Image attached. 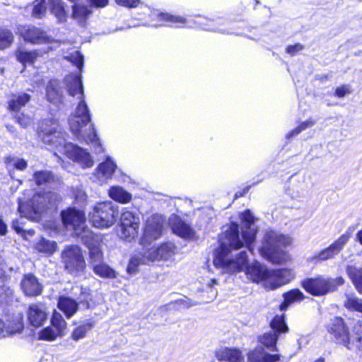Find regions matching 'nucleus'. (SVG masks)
Here are the masks:
<instances>
[{
    "instance_id": "1",
    "label": "nucleus",
    "mask_w": 362,
    "mask_h": 362,
    "mask_svg": "<svg viewBox=\"0 0 362 362\" xmlns=\"http://www.w3.org/2000/svg\"><path fill=\"white\" fill-rule=\"evenodd\" d=\"M219 247L216 250L214 264L226 272H237L246 269L248 279L255 283H262L265 288L274 290L288 284L293 278L292 272L288 269H269L255 262L247 265V255L241 251L235 258L231 252L244 246L239 236L238 225L232 223L219 238Z\"/></svg>"
},
{
    "instance_id": "2",
    "label": "nucleus",
    "mask_w": 362,
    "mask_h": 362,
    "mask_svg": "<svg viewBox=\"0 0 362 362\" xmlns=\"http://www.w3.org/2000/svg\"><path fill=\"white\" fill-rule=\"evenodd\" d=\"M66 90L71 96H78L80 99L75 115L69 119V126L71 132L81 141L87 144H91L95 147L96 153H100L103 151L99 138L96 134L95 129L92 124L86 128L90 123L91 117L89 108L84 100L83 88L80 74H70L64 79Z\"/></svg>"
},
{
    "instance_id": "3",
    "label": "nucleus",
    "mask_w": 362,
    "mask_h": 362,
    "mask_svg": "<svg viewBox=\"0 0 362 362\" xmlns=\"http://www.w3.org/2000/svg\"><path fill=\"white\" fill-rule=\"evenodd\" d=\"M40 130L42 133V140L45 144L55 146L59 153L66 155L82 168H89L93 165L94 161L89 152L77 145L65 142L56 121L43 122Z\"/></svg>"
},
{
    "instance_id": "4",
    "label": "nucleus",
    "mask_w": 362,
    "mask_h": 362,
    "mask_svg": "<svg viewBox=\"0 0 362 362\" xmlns=\"http://www.w3.org/2000/svg\"><path fill=\"white\" fill-rule=\"evenodd\" d=\"M148 15L151 18L148 25L151 27L157 28L163 25L176 28L198 27L204 30L226 33V30L221 27L225 23L223 18L210 19L198 16L192 25L184 16L163 13L158 10L150 11Z\"/></svg>"
},
{
    "instance_id": "5",
    "label": "nucleus",
    "mask_w": 362,
    "mask_h": 362,
    "mask_svg": "<svg viewBox=\"0 0 362 362\" xmlns=\"http://www.w3.org/2000/svg\"><path fill=\"white\" fill-rule=\"evenodd\" d=\"M291 243L292 239L289 236L273 230H268L264 235L259 250L264 259L273 264H280L289 259L287 252L284 248Z\"/></svg>"
},
{
    "instance_id": "6",
    "label": "nucleus",
    "mask_w": 362,
    "mask_h": 362,
    "mask_svg": "<svg viewBox=\"0 0 362 362\" xmlns=\"http://www.w3.org/2000/svg\"><path fill=\"white\" fill-rule=\"evenodd\" d=\"M59 201L60 197L56 192L36 193L28 202L19 199L18 211L23 216L38 221L42 214L48 210H55Z\"/></svg>"
},
{
    "instance_id": "7",
    "label": "nucleus",
    "mask_w": 362,
    "mask_h": 362,
    "mask_svg": "<svg viewBox=\"0 0 362 362\" xmlns=\"http://www.w3.org/2000/svg\"><path fill=\"white\" fill-rule=\"evenodd\" d=\"M118 207L112 202L97 203L89 212V219L93 226L98 228H109L117 221Z\"/></svg>"
},
{
    "instance_id": "8",
    "label": "nucleus",
    "mask_w": 362,
    "mask_h": 362,
    "mask_svg": "<svg viewBox=\"0 0 362 362\" xmlns=\"http://www.w3.org/2000/svg\"><path fill=\"white\" fill-rule=\"evenodd\" d=\"M344 280L341 276L333 279L317 276L305 279L302 282V286L310 294L320 296L334 291L339 286L344 284Z\"/></svg>"
},
{
    "instance_id": "9",
    "label": "nucleus",
    "mask_w": 362,
    "mask_h": 362,
    "mask_svg": "<svg viewBox=\"0 0 362 362\" xmlns=\"http://www.w3.org/2000/svg\"><path fill=\"white\" fill-rule=\"evenodd\" d=\"M62 261L65 270L73 276H80L86 269L82 250L77 245H69L62 252Z\"/></svg>"
},
{
    "instance_id": "10",
    "label": "nucleus",
    "mask_w": 362,
    "mask_h": 362,
    "mask_svg": "<svg viewBox=\"0 0 362 362\" xmlns=\"http://www.w3.org/2000/svg\"><path fill=\"white\" fill-rule=\"evenodd\" d=\"M271 330L259 337V341L271 351H277L276 344L282 334L288 332V327L285 322L284 315H276L270 322Z\"/></svg>"
},
{
    "instance_id": "11",
    "label": "nucleus",
    "mask_w": 362,
    "mask_h": 362,
    "mask_svg": "<svg viewBox=\"0 0 362 362\" xmlns=\"http://www.w3.org/2000/svg\"><path fill=\"white\" fill-rule=\"evenodd\" d=\"M139 226L140 218L139 214L124 209L120 216V238L131 242L137 236Z\"/></svg>"
},
{
    "instance_id": "12",
    "label": "nucleus",
    "mask_w": 362,
    "mask_h": 362,
    "mask_svg": "<svg viewBox=\"0 0 362 362\" xmlns=\"http://www.w3.org/2000/svg\"><path fill=\"white\" fill-rule=\"evenodd\" d=\"M63 224L68 230H74L76 235H88L89 231L85 230L86 217L82 211L74 207L68 208L61 212Z\"/></svg>"
},
{
    "instance_id": "13",
    "label": "nucleus",
    "mask_w": 362,
    "mask_h": 362,
    "mask_svg": "<svg viewBox=\"0 0 362 362\" xmlns=\"http://www.w3.org/2000/svg\"><path fill=\"white\" fill-rule=\"evenodd\" d=\"M327 331L335 339L336 341L342 344L349 350L354 349V343L351 342L348 327L341 317H334L327 325Z\"/></svg>"
},
{
    "instance_id": "14",
    "label": "nucleus",
    "mask_w": 362,
    "mask_h": 362,
    "mask_svg": "<svg viewBox=\"0 0 362 362\" xmlns=\"http://www.w3.org/2000/svg\"><path fill=\"white\" fill-rule=\"evenodd\" d=\"M242 220V238L243 244L250 252H253L252 243L256 239L257 229L255 225V217L250 210L241 214Z\"/></svg>"
},
{
    "instance_id": "15",
    "label": "nucleus",
    "mask_w": 362,
    "mask_h": 362,
    "mask_svg": "<svg viewBox=\"0 0 362 362\" xmlns=\"http://www.w3.org/2000/svg\"><path fill=\"white\" fill-rule=\"evenodd\" d=\"M163 222L162 216L157 214H154L147 219L144 234L141 239V244L143 246L150 245L153 241L161 236Z\"/></svg>"
},
{
    "instance_id": "16",
    "label": "nucleus",
    "mask_w": 362,
    "mask_h": 362,
    "mask_svg": "<svg viewBox=\"0 0 362 362\" xmlns=\"http://www.w3.org/2000/svg\"><path fill=\"white\" fill-rule=\"evenodd\" d=\"M350 239V234L345 233L342 234L337 240L331 244L327 248L321 250L313 257H308L309 262H323L334 258L337 255L346 245Z\"/></svg>"
},
{
    "instance_id": "17",
    "label": "nucleus",
    "mask_w": 362,
    "mask_h": 362,
    "mask_svg": "<svg viewBox=\"0 0 362 362\" xmlns=\"http://www.w3.org/2000/svg\"><path fill=\"white\" fill-rule=\"evenodd\" d=\"M83 243L89 250V263L90 267L104 261V256L100 248L99 238L98 235L88 233V235H83L81 238Z\"/></svg>"
},
{
    "instance_id": "18",
    "label": "nucleus",
    "mask_w": 362,
    "mask_h": 362,
    "mask_svg": "<svg viewBox=\"0 0 362 362\" xmlns=\"http://www.w3.org/2000/svg\"><path fill=\"white\" fill-rule=\"evenodd\" d=\"M45 97L51 104L59 107L64 102V90L62 83L58 80H50L47 84Z\"/></svg>"
},
{
    "instance_id": "19",
    "label": "nucleus",
    "mask_w": 362,
    "mask_h": 362,
    "mask_svg": "<svg viewBox=\"0 0 362 362\" xmlns=\"http://www.w3.org/2000/svg\"><path fill=\"white\" fill-rule=\"evenodd\" d=\"M176 247L171 243L161 245L158 247H152L146 251L148 256L143 262H153L156 259H167L175 253Z\"/></svg>"
},
{
    "instance_id": "20",
    "label": "nucleus",
    "mask_w": 362,
    "mask_h": 362,
    "mask_svg": "<svg viewBox=\"0 0 362 362\" xmlns=\"http://www.w3.org/2000/svg\"><path fill=\"white\" fill-rule=\"evenodd\" d=\"M23 293L28 296H37L42 291V285L33 274H25L21 282Z\"/></svg>"
},
{
    "instance_id": "21",
    "label": "nucleus",
    "mask_w": 362,
    "mask_h": 362,
    "mask_svg": "<svg viewBox=\"0 0 362 362\" xmlns=\"http://www.w3.org/2000/svg\"><path fill=\"white\" fill-rule=\"evenodd\" d=\"M47 318V308L44 304L35 303L30 305L28 311V319L33 327L42 326Z\"/></svg>"
},
{
    "instance_id": "22",
    "label": "nucleus",
    "mask_w": 362,
    "mask_h": 362,
    "mask_svg": "<svg viewBox=\"0 0 362 362\" xmlns=\"http://www.w3.org/2000/svg\"><path fill=\"white\" fill-rule=\"evenodd\" d=\"M21 33L24 40L32 44H41L50 42V38L47 33L40 28L35 26L25 28Z\"/></svg>"
},
{
    "instance_id": "23",
    "label": "nucleus",
    "mask_w": 362,
    "mask_h": 362,
    "mask_svg": "<svg viewBox=\"0 0 362 362\" xmlns=\"http://www.w3.org/2000/svg\"><path fill=\"white\" fill-rule=\"evenodd\" d=\"M215 356L220 362H245L241 351L238 349H220L216 351Z\"/></svg>"
},
{
    "instance_id": "24",
    "label": "nucleus",
    "mask_w": 362,
    "mask_h": 362,
    "mask_svg": "<svg viewBox=\"0 0 362 362\" xmlns=\"http://www.w3.org/2000/svg\"><path fill=\"white\" fill-rule=\"evenodd\" d=\"M173 232L178 236L189 240L194 237V231L192 227L182 219L175 217L170 220Z\"/></svg>"
},
{
    "instance_id": "25",
    "label": "nucleus",
    "mask_w": 362,
    "mask_h": 362,
    "mask_svg": "<svg viewBox=\"0 0 362 362\" xmlns=\"http://www.w3.org/2000/svg\"><path fill=\"white\" fill-rule=\"evenodd\" d=\"M32 180L38 187H50L58 181V177L49 170L34 172Z\"/></svg>"
},
{
    "instance_id": "26",
    "label": "nucleus",
    "mask_w": 362,
    "mask_h": 362,
    "mask_svg": "<svg viewBox=\"0 0 362 362\" xmlns=\"http://www.w3.org/2000/svg\"><path fill=\"white\" fill-rule=\"evenodd\" d=\"M116 168L117 165L115 162L110 157H107L104 162L97 167L96 175L100 181L105 182L112 177Z\"/></svg>"
},
{
    "instance_id": "27",
    "label": "nucleus",
    "mask_w": 362,
    "mask_h": 362,
    "mask_svg": "<svg viewBox=\"0 0 362 362\" xmlns=\"http://www.w3.org/2000/svg\"><path fill=\"white\" fill-rule=\"evenodd\" d=\"M280 355L270 354L263 348H257L248 354L249 362H276L279 361Z\"/></svg>"
},
{
    "instance_id": "28",
    "label": "nucleus",
    "mask_w": 362,
    "mask_h": 362,
    "mask_svg": "<svg viewBox=\"0 0 362 362\" xmlns=\"http://www.w3.org/2000/svg\"><path fill=\"white\" fill-rule=\"evenodd\" d=\"M58 308L67 318L71 317L78 310V303L69 297L62 296L58 300Z\"/></svg>"
},
{
    "instance_id": "29",
    "label": "nucleus",
    "mask_w": 362,
    "mask_h": 362,
    "mask_svg": "<svg viewBox=\"0 0 362 362\" xmlns=\"http://www.w3.org/2000/svg\"><path fill=\"white\" fill-rule=\"evenodd\" d=\"M30 95L26 93L13 94L8 102V110L13 112L19 111L30 100Z\"/></svg>"
},
{
    "instance_id": "30",
    "label": "nucleus",
    "mask_w": 362,
    "mask_h": 362,
    "mask_svg": "<svg viewBox=\"0 0 362 362\" xmlns=\"http://www.w3.org/2000/svg\"><path fill=\"white\" fill-rule=\"evenodd\" d=\"M109 197L117 202L127 204L132 200V194L119 186H112L108 190Z\"/></svg>"
},
{
    "instance_id": "31",
    "label": "nucleus",
    "mask_w": 362,
    "mask_h": 362,
    "mask_svg": "<svg viewBox=\"0 0 362 362\" xmlns=\"http://www.w3.org/2000/svg\"><path fill=\"white\" fill-rule=\"evenodd\" d=\"M4 329H6V332L11 334L21 332L23 329V316L18 314L13 322H8L7 325H5L0 319V334L4 332Z\"/></svg>"
},
{
    "instance_id": "32",
    "label": "nucleus",
    "mask_w": 362,
    "mask_h": 362,
    "mask_svg": "<svg viewBox=\"0 0 362 362\" xmlns=\"http://www.w3.org/2000/svg\"><path fill=\"white\" fill-rule=\"evenodd\" d=\"M91 13L92 11L81 3L72 6V18L77 20L81 24L83 23Z\"/></svg>"
},
{
    "instance_id": "33",
    "label": "nucleus",
    "mask_w": 362,
    "mask_h": 362,
    "mask_svg": "<svg viewBox=\"0 0 362 362\" xmlns=\"http://www.w3.org/2000/svg\"><path fill=\"white\" fill-rule=\"evenodd\" d=\"M284 302L280 305V310H285L293 303L300 301L304 298L303 293L299 289H293L284 294Z\"/></svg>"
},
{
    "instance_id": "34",
    "label": "nucleus",
    "mask_w": 362,
    "mask_h": 362,
    "mask_svg": "<svg viewBox=\"0 0 362 362\" xmlns=\"http://www.w3.org/2000/svg\"><path fill=\"white\" fill-rule=\"evenodd\" d=\"M91 268L93 272L100 277L105 279H114L116 277V272L105 263L104 261Z\"/></svg>"
},
{
    "instance_id": "35",
    "label": "nucleus",
    "mask_w": 362,
    "mask_h": 362,
    "mask_svg": "<svg viewBox=\"0 0 362 362\" xmlns=\"http://www.w3.org/2000/svg\"><path fill=\"white\" fill-rule=\"evenodd\" d=\"M49 4L52 13L55 16L58 22L66 21V13L62 0H49Z\"/></svg>"
},
{
    "instance_id": "36",
    "label": "nucleus",
    "mask_w": 362,
    "mask_h": 362,
    "mask_svg": "<svg viewBox=\"0 0 362 362\" xmlns=\"http://www.w3.org/2000/svg\"><path fill=\"white\" fill-rule=\"evenodd\" d=\"M346 273L358 289L362 288V268L354 266L346 267Z\"/></svg>"
},
{
    "instance_id": "37",
    "label": "nucleus",
    "mask_w": 362,
    "mask_h": 362,
    "mask_svg": "<svg viewBox=\"0 0 362 362\" xmlns=\"http://www.w3.org/2000/svg\"><path fill=\"white\" fill-rule=\"evenodd\" d=\"M344 306L348 310L362 313V299L354 294H347L346 296Z\"/></svg>"
},
{
    "instance_id": "38",
    "label": "nucleus",
    "mask_w": 362,
    "mask_h": 362,
    "mask_svg": "<svg viewBox=\"0 0 362 362\" xmlns=\"http://www.w3.org/2000/svg\"><path fill=\"white\" fill-rule=\"evenodd\" d=\"M93 327V324L90 321L83 322L73 330L71 333V338L74 341H78L83 339L86 336L88 332H89Z\"/></svg>"
},
{
    "instance_id": "39",
    "label": "nucleus",
    "mask_w": 362,
    "mask_h": 362,
    "mask_svg": "<svg viewBox=\"0 0 362 362\" xmlns=\"http://www.w3.org/2000/svg\"><path fill=\"white\" fill-rule=\"evenodd\" d=\"M16 56L18 62L25 64H33L38 54L35 51L30 52L20 49L16 52Z\"/></svg>"
},
{
    "instance_id": "40",
    "label": "nucleus",
    "mask_w": 362,
    "mask_h": 362,
    "mask_svg": "<svg viewBox=\"0 0 362 362\" xmlns=\"http://www.w3.org/2000/svg\"><path fill=\"white\" fill-rule=\"evenodd\" d=\"M57 248V244L54 241H51L42 238L37 244L36 249L40 252L46 253L48 255L52 254Z\"/></svg>"
},
{
    "instance_id": "41",
    "label": "nucleus",
    "mask_w": 362,
    "mask_h": 362,
    "mask_svg": "<svg viewBox=\"0 0 362 362\" xmlns=\"http://www.w3.org/2000/svg\"><path fill=\"white\" fill-rule=\"evenodd\" d=\"M51 323L54 329L61 332L63 335L64 334V331L66 328V322L62 315L57 311H54L51 318Z\"/></svg>"
},
{
    "instance_id": "42",
    "label": "nucleus",
    "mask_w": 362,
    "mask_h": 362,
    "mask_svg": "<svg viewBox=\"0 0 362 362\" xmlns=\"http://www.w3.org/2000/svg\"><path fill=\"white\" fill-rule=\"evenodd\" d=\"M60 336H63V334L52 327H47L39 333L40 339L50 341L55 340L57 337Z\"/></svg>"
},
{
    "instance_id": "43",
    "label": "nucleus",
    "mask_w": 362,
    "mask_h": 362,
    "mask_svg": "<svg viewBox=\"0 0 362 362\" xmlns=\"http://www.w3.org/2000/svg\"><path fill=\"white\" fill-rule=\"evenodd\" d=\"M316 122L315 119L310 118L304 122H303L299 126L296 127L292 131L289 132L286 135V137L287 139H290L291 138L297 136L302 131L305 130L308 128H310L313 127L315 124Z\"/></svg>"
},
{
    "instance_id": "44",
    "label": "nucleus",
    "mask_w": 362,
    "mask_h": 362,
    "mask_svg": "<svg viewBox=\"0 0 362 362\" xmlns=\"http://www.w3.org/2000/svg\"><path fill=\"white\" fill-rule=\"evenodd\" d=\"M148 256V254L146 252H144L143 255H135L132 257L129 262V264L127 266V271L129 274H134L137 270V267L140 264H148L149 262H143V259Z\"/></svg>"
},
{
    "instance_id": "45",
    "label": "nucleus",
    "mask_w": 362,
    "mask_h": 362,
    "mask_svg": "<svg viewBox=\"0 0 362 362\" xmlns=\"http://www.w3.org/2000/svg\"><path fill=\"white\" fill-rule=\"evenodd\" d=\"M13 41L12 33L7 30L0 28V49H3L8 47Z\"/></svg>"
},
{
    "instance_id": "46",
    "label": "nucleus",
    "mask_w": 362,
    "mask_h": 362,
    "mask_svg": "<svg viewBox=\"0 0 362 362\" xmlns=\"http://www.w3.org/2000/svg\"><path fill=\"white\" fill-rule=\"evenodd\" d=\"M64 58L74 64L79 71H81L83 66V56L78 51L74 50L65 56Z\"/></svg>"
},
{
    "instance_id": "47",
    "label": "nucleus",
    "mask_w": 362,
    "mask_h": 362,
    "mask_svg": "<svg viewBox=\"0 0 362 362\" xmlns=\"http://www.w3.org/2000/svg\"><path fill=\"white\" fill-rule=\"evenodd\" d=\"M7 164L19 170H25L28 165L27 162L24 159L17 157H8L7 158Z\"/></svg>"
},
{
    "instance_id": "48",
    "label": "nucleus",
    "mask_w": 362,
    "mask_h": 362,
    "mask_svg": "<svg viewBox=\"0 0 362 362\" xmlns=\"http://www.w3.org/2000/svg\"><path fill=\"white\" fill-rule=\"evenodd\" d=\"M45 4V0H36L33 11V16L37 18H42L46 11V7Z\"/></svg>"
},
{
    "instance_id": "49",
    "label": "nucleus",
    "mask_w": 362,
    "mask_h": 362,
    "mask_svg": "<svg viewBox=\"0 0 362 362\" xmlns=\"http://www.w3.org/2000/svg\"><path fill=\"white\" fill-rule=\"evenodd\" d=\"M115 2L122 6L134 8L139 5L140 0H115Z\"/></svg>"
},
{
    "instance_id": "50",
    "label": "nucleus",
    "mask_w": 362,
    "mask_h": 362,
    "mask_svg": "<svg viewBox=\"0 0 362 362\" xmlns=\"http://www.w3.org/2000/svg\"><path fill=\"white\" fill-rule=\"evenodd\" d=\"M13 293V289L6 285H3L1 288H0V298L1 300H6V298L12 296Z\"/></svg>"
},
{
    "instance_id": "51",
    "label": "nucleus",
    "mask_w": 362,
    "mask_h": 362,
    "mask_svg": "<svg viewBox=\"0 0 362 362\" xmlns=\"http://www.w3.org/2000/svg\"><path fill=\"white\" fill-rule=\"evenodd\" d=\"M350 93L351 90L349 86L344 85L336 88L334 95L338 98H343Z\"/></svg>"
},
{
    "instance_id": "52",
    "label": "nucleus",
    "mask_w": 362,
    "mask_h": 362,
    "mask_svg": "<svg viewBox=\"0 0 362 362\" xmlns=\"http://www.w3.org/2000/svg\"><path fill=\"white\" fill-rule=\"evenodd\" d=\"M304 48V46L300 43H297L293 45H289L286 47V52L291 56H293L302 51Z\"/></svg>"
},
{
    "instance_id": "53",
    "label": "nucleus",
    "mask_w": 362,
    "mask_h": 362,
    "mask_svg": "<svg viewBox=\"0 0 362 362\" xmlns=\"http://www.w3.org/2000/svg\"><path fill=\"white\" fill-rule=\"evenodd\" d=\"M16 119L19 124L23 127H26L32 123L31 117L23 114L16 116Z\"/></svg>"
},
{
    "instance_id": "54",
    "label": "nucleus",
    "mask_w": 362,
    "mask_h": 362,
    "mask_svg": "<svg viewBox=\"0 0 362 362\" xmlns=\"http://www.w3.org/2000/svg\"><path fill=\"white\" fill-rule=\"evenodd\" d=\"M174 303L182 308H188L189 307L197 305V303H192L189 299H180L176 300Z\"/></svg>"
},
{
    "instance_id": "55",
    "label": "nucleus",
    "mask_w": 362,
    "mask_h": 362,
    "mask_svg": "<svg viewBox=\"0 0 362 362\" xmlns=\"http://www.w3.org/2000/svg\"><path fill=\"white\" fill-rule=\"evenodd\" d=\"M90 6L96 8H103L108 4V0H88Z\"/></svg>"
},
{
    "instance_id": "56",
    "label": "nucleus",
    "mask_w": 362,
    "mask_h": 362,
    "mask_svg": "<svg viewBox=\"0 0 362 362\" xmlns=\"http://www.w3.org/2000/svg\"><path fill=\"white\" fill-rule=\"evenodd\" d=\"M351 342L354 343V349H356L362 354V337H354Z\"/></svg>"
},
{
    "instance_id": "57",
    "label": "nucleus",
    "mask_w": 362,
    "mask_h": 362,
    "mask_svg": "<svg viewBox=\"0 0 362 362\" xmlns=\"http://www.w3.org/2000/svg\"><path fill=\"white\" fill-rule=\"evenodd\" d=\"M250 187H251V185H248V186L245 187L241 192H237L234 196L235 199H237L240 197L245 196V194H246L249 192Z\"/></svg>"
},
{
    "instance_id": "58",
    "label": "nucleus",
    "mask_w": 362,
    "mask_h": 362,
    "mask_svg": "<svg viewBox=\"0 0 362 362\" xmlns=\"http://www.w3.org/2000/svg\"><path fill=\"white\" fill-rule=\"evenodd\" d=\"M7 233V226L6 224L0 219V235H5Z\"/></svg>"
},
{
    "instance_id": "59",
    "label": "nucleus",
    "mask_w": 362,
    "mask_h": 362,
    "mask_svg": "<svg viewBox=\"0 0 362 362\" xmlns=\"http://www.w3.org/2000/svg\"><path fill=\"white\" fill-rule=\"evenodd\" d=\"M356 329L355 337H362V320L358 322Z\"/></svg>"
},
{
    "instance_id": "60",
    "label": "nucleus",
    "mask_w": 362,
    "mask_h": 362,
    "mask_svg": "<svg viewBox=\"0 0 362 362\" xmlns=\"http://www.w3.org/2000/svg\"><path fill=\"white\" fill-rule=\"evenodd\" d=\"M218 284V282L216 279H210L207 281L206 286L209 288H212L214 285Z\"/></svg>"
},
{
    "instance_id": "61",
    "label": "nucleus",
    "mask_w": 362,
    "mask_h": 362,
    "mask_svg": "<svg viewBox=\"0 0 362 362\" xmlns=\"http://www.w3.org/2000/svg\"><path fill=\"white\" fill-rule=\"evenodd\" d=\"M356 240L362 245V230H359L356 234Z\"/></svg>"
},
{
    "instance_id": "62",
    "label": "nucleus",
    "mask_w": 362,
    "mask_h": 362,
    "mask_svg": "<svg viewBox=\"0 0 362 362\" xmlns=\"http://www.w3.org/2000/svg\"><path fill=\"white\" fill-rule=\"evenodd\" d=\"M13 228L18 232V233H20V231L21 230V228H20L19 227H18L16 225V222H13Z\"/></svg>"
},
{
    "instance_id": "63",
    "label": "nucleus",
    "mask_w": 362,
    "mask_h": 362,
    "mask_svg": "<svg viewBox=\"0 0 362 362\" xmlns=\"http://www.w3.org/2000/svg\"><path fill=\"white\" fill-rule=\"evenodd\" d=\"M313 362H325V360L324 358L320 357V358H317L316 360H315Z\"/></svg>"
}]
</instances>
